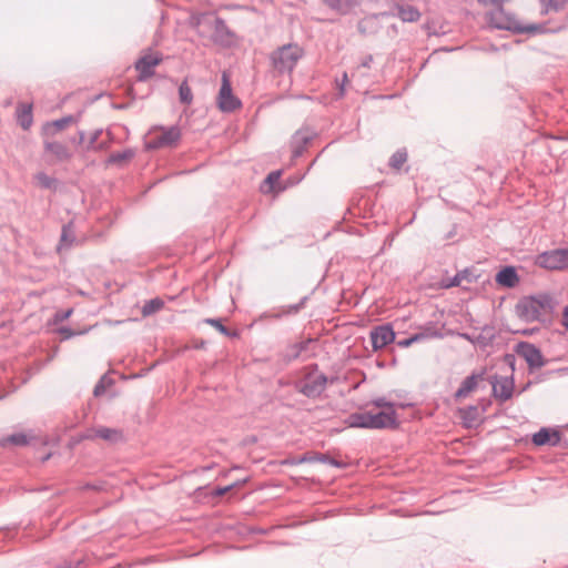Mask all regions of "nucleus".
<instances>
[{"instance_id": "31", "label": "nucleus", "mask_w": 568, "mask_h": 568, "mask_svg": "<svg viewBox=\"0 0 568 568\" xmlns=\"http://www.w3.org/2000/svg\"><path fill=\"white\" fill-rule=\"evenodd\" d=\"M164 307V301L160 297L152 298L142 306L141 313L144 317H148Z\"/></svg>"}, {"instance_id": "22", "label": "nucleus", "mask_w": 568, "mask_h": 568, "mask_svg": "<svg viewBox=\"0 0 568 568\" xmlns=\"http://www.w3.org/2000/svg\"><path fill=\"white\" fill-rule=\"evenodd\" d=\"M75 122V118L73 115H67L61 119H57L52 122H47L43 128L44 135H54L59 131L65 129L69 124Z\"/></svg>"}, {"instance_id": "38", "label": "nucleus", "mask_w": 568, "mask_h": 568, "mask_svg": "<svg viewBox=\"0 0 568 568\" xmlns=\"http://www.w3.org/2000/svg\"><path fill=\"white\" fill-rule=\"evenodd\" d=\"M180 101L184 104H191L193 101L192 90L186 81H183L179 87Z\"/></svg>"}, {"instance_id": "18", "label": "nucleus", "mask_w": 568, "mask_h": 568, "mask_svg": "<svg viewBox=\"0 0 568 568\" xmlns=\"http://www.w3.org/2000/svg\"><path fill=\"white\" fill-rule=\"evenodd\" d=\"M314 134L307 130H301L295 133L292 141V158L298 159L303 155L306 145L312 141Z\"/></svg>"}, {"instance_id": "46", "label": "nucleus", "mask_w": 568, "mask_h": 568, "mask_svg": "<svg viewBox=\"0 0 568 568\" xmlns=\"http://www.w3.org/2000/svg\"><path fill=\"white\" fill-rule=\"evenodd\" d=\"M516 362H517V358H516V355L515 354H510V353H507L504 355V363L509 366V368L511 369V375L514 374L515 369H516Z\"/></svg>"}, {"instance_id": "20", "label": "nucleus", "mask_w": 568, "mask_h": 568, "mask_svg": "<svg viewBox=\"0 0 568 568\" xmlns=\"http://www.w3.org/2000/svg\"><path fill=\"white\" fill-rule=\"evenodd\" d=\"M331 10L339 13L347 14L354 8L361 4L362 0H322Z\"/></svg>"}, {"instance_id": "9", "label": "nucleus", "mask_w": 568, "mask_h": 568, "mask_svg": "<svg viewBox=\"0 0 568 568\" xmlns=\"http://www.w3.org/2000/svg\"><path fill=\"white\" fill-rule=\"evenodd\" d=\"M490 384L493 387V396L500 403L507 402L513 397L515 388L514 375L504 377L494 376Z\"/></svg>"}, {"instance_id": "34", "label": "nucleus", "mask_w": 568, "mask_h": 568, "mask_svg": "<svg viewBox=\"0 0 568 568\" xmlns=\"http://www.w3.org/2000/svg\"><path fill=\"white\" fill-rule=\"evenodd\" d=\"M542 13L558 12L566 6L567 0H540Z\"/></svg>"}, {"instance_id": "32", "label": "nucleus", "mask_w": 568, "mask_h": 568, "mask_svg": "<svg viewBox=\"0 0 568 568\" xmlns=\"http://www.w3.org/2000/svg\"><path fill=\"white\" fill-rule=\"evenodd\" d=\"M204 323L205 324H209L211 326H213L214 328H216L221 334H223L224 336H227V337H236L237 336V333L236 332H231L224 324H223V321L222 318H212V317H209V318H205L204 320Z\"/></svg>"}, {"instance_id": "23", "label": "nucleus", "mask_w": 568, "mask_h": 568, "mask_svg": "<svg viewBox=\"0 0 568 568\" xmlns=\"http://www.w3.org/2000/svg\"><path fill=\"white\" fill-rule=\"evenodd\" d=\"M98 438L103 439L110 444H116L124 440V434L119 428L98 427Z\"/></svg>"}, {"instance_id": "33", "label": "nucleus", "mask_w": 568, "mask_h": 568, "mask_svg": "<svg viewBox=\"0 0 568 568\" xmlns=\"http://www.w3.org/2000/svg\"><path fill=\"white\" fill-rule=\"evenodd\" d=\"M135 155V152L134 150L132 149H125L123 150L122 152H115V153H112L108 160H106V163L108 164H119L123 161H126V160H130L132 159L133 156Z\"/></svg>"}, {"instance_id": "48", "label": "nucleus", "mask_w": 568, "mask_h": 568, "mask_svg": "<svg viewBox=\"0 0 568 568\" xmlns=\"http://www.w3.org/2000/svg\"><path fill=\"white\" fill-rule=\"evenodd\" d=\"M104 378V376L101 377V379L95 384L93 388V395L97 397L103 395L105 392Z\"/></svg>"}, {"instance_id": "42", "label": "nucleus", "mask_w": 568, "mask_h": 568, "mask_svg": "<svg viewBox=\"0 0 568 568\" xmlns=\"http://www.w3.org/2000/svg\"><path fill=\"white\" fill-rule=\"evenodd\" d=\"M72 312H73L72 308L60 310V311L55 312V314L53 316L54 323L58 324V323H61V322L68 320L71 316Z\"/></svg>"}, {"instance_id": "40", "label": "nucleus", "mask_w": 568, "mask_h": 568, "mask_svg": "<svg viewBox=\"0 0 568 568\" xmlns=\"http://www.w3.org/2000/svg\"><path fill=\"white\" fill-rule=\"evenodd\" d=\"M464 273H468V270L458 272L456 275L448 278L447 281H443V287L449 288V287H454V286H459L462 281L464 280Z\"/></svg>"}, {"instance_id": "8", "label": "nucleus", "mask_w": 568, "mask_h": 568, "mask_svg": "<svg viewBox=\"0 0 568 568\" xmlns=\"http://www.w3.org/2000/svg\"><path fill=\"white\" fill-rule=\"evenodd\" d=\"M515 352L526 361L530 371L540 368L546 364L541 351L529 342H519L515 347Z\"/></svg>"}, {"instance_id": "44", "label": "nucleus", "mask_w": 568, "mask_h": 568, "mask_svg": "<svg viewBox=\"0 0 568 568\" xmlns=\"http://www.w3.org/2000/svg\"><path fill=\"white\" fill-rule=\"evenodd\" d=\"M241 481H235L231 485H227V486H223V487H216L213 491H212V495L215 496V497H221L223 495H225L226 493H229L230 490H232L235 486L240 485Z\"/></svg>"}, {"instance_id": "25", "label": "nucleus", "mask_w": 568, "mask_h": 568, "mask_svg": "<svg viewBox=\"0 0 568 568\" xmlns=\"http://www.w3.org/2000/svg\"><path fill=\"white\" fill-rule=\"evenodd\" d=\"M378 26V17L376 14L367 16L359 20L357 24V30L359 33L364 36L373 34L377 32Z\"/></svg>"}, {"instance_id": "54", "label": "nucleus", "mask_w": 568, "mask_h": 568, "mask_svg": "<svg viewBox=\"0 0 568 568\" xmlns=\"http://www.w3.org/2000/svg\"><path fill=\"white\" fill-rule=\"evenodd\" d=\"M562 317H564V320H562V324H564V326L568 329V306H566V307L564 308Z\"/></svg>"}, {"instance_id": "36", "label": "nucleus", "mask_w": 568, "mask_h": 568, "mask_svg": "<svg viewBox=\"0 0 568 568\" xmlns=\"http://www.w3.org/2000/svg\"><path fill=\"white\" fill-rule=\"evenodd\" d=\"M281 178V171H272L265 178L261 189L263 192L267 193L274 190V185L278 182Z\"/></svg>"}, {"instance_id": "11", "label": "nucleus", "mask_w": 568, "mask_h": 568, "mask_svg": "<svg viewBox=\"0 0 568 568\" xmlns=\"http://www.w3.org/2000/svg\"><path fill=\"white\" fill-rule=\"evenodd\" d=\"M212 27H213L212 40L214 43L224 45V47H229L233 43L235 34L227 27L224 19H222L221 17H214Z\"/></svg>"}, {"instance_id": "27", "label": "nucleus", "mask_w": 568, "mask_h": 568, "mask_svg": "<svg viewBox=\"0 0 568 568\" xmlns=\"http://www.w3.org/2000/svg\"><path fill=\"white\" fill-rule=\"evenodd\" d=\"M17 118L21 128L29 130L33 122L32 106L30 104H22L21 108L17 110Z\"/></svg>"}, {"instance_id": "55", "label": "nucleus", "mask_w": 568, "mask_h": 568, "mask_svg": "<svg viewBox=\"0 0 568 568\" xmlns=\"http://www.w3.org/2000/svg\"><path fill=\"white\" fill-rule=\"evenodd\" d=\"M462 337L475 344V338H473L469 334L464 333L462 334Z\"/></svg>"}, {"instance_id": "35", "label": "nucleus", "mask_w": 568, "mask_h": 568, "mask_svg": "<svg viewBox=\"0 0 568 568\" xmlns=\"http://www.w3.org/2000/svg\"><path fill=\"white\" fill-rule=\"evenodd\" d=\"M407 161V151L405 149H398L389 159V166L399 170L403 164Z\"/></svg>"}, {"instance_id": "53", "label": "nucleus", "mask_w": 568, "mask_h": 568, "mask_svg": "<svg viewBox=\"0 0 568 568\" xmlns=\"http://www.w3.org/2000/svg\"><path fill=\"white\" fill-rule=\"evenodd\" d=\"M347 81V73L343 74L342 83L339 84V97H343L345 94V83Z\"/></svg>"}, {"instance_id": "52", "label": "nucleus", "mask_w": 568, "mask_h": 568, "mask_svg": "<svg viewBox=\"0 0 568 568\" xmlns=\"http://www.w3.org/2000/svg\"><path fill=\"white\" fill-rule=\"evenodd\" d=\"M373 55L372 54H367L366 57H364V59L362 60L359 67L362 68H371L372 63H373Z\"/></svg>"}, {"instance_id": "16", "label": "nucleus", "mask_w": 568, "mask_h": 568, "mask_svg": "<svg viewBox=\"0 0 568 568\" xmlns=\"http://www.w3.org/2000/svg\"><path fill=\"white\" fill-rule=\"evenodd\" d=\"M45 153H50L57 162H67L73 156L72 152L61 142L48 141L43 142Z\"/></svg>"}, {"instance_id": "21", "label": "nucleus", "mask_w": 568, "mask_h": 568, "mask_svg": "<svg viewBox=\"0 0 568 568\" xmlns=\"http://www.w3.org/2000/svg\"><path fill=\"white\" fill-rule=\"evenodd\" d=\"M459 415L464 427L473 428L478 424L480 413L476 405H468L467 407L459 408Z\"/></svg>"}, {"instance_id": "39", "label": "nucleus", "mask_w": 568, "mask_h": 568, "mask_svg": "<svg viewBox=\"0 0 568 568\" xmlns=\"http://www.w3.org/2000/svg\"><path fill=\"white\" fill-rule=\"evenodd\" d=\"M101 134H102V129H97L91 133L90 138L88 139L87 146H85V149L88 151L103 149V144H98V140Z\"/></svg>"}, {"instance_id": "6", "label": "nucleus", "mask_w": 568, "mask_h": 568, "mask_svg": "<svg viewBox=\"0 0 568 568\" xmlns=\"http://www.w3.org/2000/svg\"><path fill=\"white\" fill-rule=\"evenodd\" d=\"M537 263L546 270L568 268V247L542 252L539 254Z\"/></svg>"}, {"instance_id": "47", "label": "nucleus", "mask_w": 568, "mask_h": 568, "mask_svg": "<svg viewBox=\"0 0 568 568\" xmlns=\"http://www.w3.org/2000/svg\"><path fill=\"white\" fill-rule=\"evenodd\" d=\"M491 341H493V335L491 336H486L484 334H479L475 338V344H478L481 347H486V346H488L491 343Z\"/></svg>"}, {"instance_id": "5", "label": "nucleus", "mask_w": 568, "mask_h": 568, "mask_svg": "<svg viewBox=\"0 0 568 568\" xmlns=\"http://www.w3.org/2000/svg\"><path fill=\"white\" fill-rule=\"evenodd\" d=\"M302 55L303 50L298 45L285 44L272 53L271 60L278 72H292Z\"/></svg>"}, {"instance_id": "14", "label": "nucleus", "mask_w": 568, "mask_h": 568, "mask_svg": "<svg viewBox=\"0 0 568 568\" xmlns=\"http://www.w3.org/2000/svg\"><path fill=\"white\" fill-rule=\"evenodd\" d=\"M287 464L291 465H298L304 463H322L327 464L331 466H334L336 468H344L345 464L343 462H339L333 457H331L328 454L323 453H306L302 455L301 457L292 460H287Z\"/></svg>"}, {"instance_id": "2", "label": "nucleus", "mask_w": 568, "mask_h": 568, "mask_svg": "<svg viewBox=\"0 0 568 568\" xmlns=\"http://www.w3.org/2000/svg\"><path fill=\"white\" fill-rule=\"evenodd\" d=\"M556 304L555 298L547 293L525 296L517 303L516 313L525 322H535L544 314L552 313Z\"/></svg>"}, {"instance_id": "60", "label": "nucleus", "mask_w": 568, "mask_h": 568, "mask_svg": "<svg viewBox=\"0 0 568 568\" xmlns=\"http://www.w3.org/2000/svg\"><path fill=\"white\" fill-rule=\"evenodd\" d=\"M258 532L265 534V530L264 529H258Z\"/></svg>"}, {"instance_id": "10", "label": "nucleus", "mask_w": 568, "mask_h": 568, "mask_svg": "<svg viewBox=\"0 0 568 568\" xmlns=\"http://www.w3.org/2000/svg\"><path fill=\"white\" fill-rule=\"evenodd\" d=\"M395 341V332L390 324H382L371 331V342L374 351L382 349Z\"/></svg>"}, {"instance_id": "17", "label": "nucleus", "mask_w": 568, "mask_h": 568, "mask_svg": "<svg viewBox=\"0 0 568 568\" xmlns=\"http://www.w3.org/2000/svg\"><path fill=\"white\" fill-rule=\"evenodd\" d=\"M495 281L503 287L513 288L519 283V276L514 266L507 265L497 272Z\"/></svg>"}, {"instance_id": "59", "label": "nucleus", "mask_w": 568, "mask_h": 568, "mask_svg": "<svg viewBox=\"0 0 568 568\" xmlns=\"http://www.w3.org/2000/svg\"><path fill=\"white\" fill-rule=\"evenodd\" d=\"M432 336H439V337H440V336H442V334H440V333H437V332H434V333L432 334Z\"/></svg>"}, {"instance_id": "4", "label": "nucleus", "mask_w": 568, "mask_h": 568, "mask_svg": "<svg viewBox=\"0 0 568 568\" xmlns=\"http://www.w3.org/2000/svg\"><path fill=\"white\" fill-rule=\"evenodd\" d=\"M328 377L318 371L317 364L308 366L305 376L295 383V389L307 398H318L325 392Z\"/></svg>"}, {"instance_id": "41", "label": "nucleus", "mask_w": 568, "mask_h": 568, "mask_svg": "<svg viewBox=\"0 0 568 568\" xmlns=\"http://www.w3.org/2000/svg\"><path fill=\"white\" fill-rule=\"evenodd\" d=\"M427 335L424 334V333H417V334H414L407 338H404V339H400V341H397V346L398 347H402V348H405V347H408L410 346L413 343L415 342H418L420 339H424Z\"/></svg>"}, {"instance_id": "12", "label": "nucleus", "mask_w": 568, "mask_h": 568, "mask_svg": "<svg viewBox=\"0 0 568 568\" xmlns=\"http://www.w3.org/2000/svg\"><path fill=\"white\" fill-rule=\"evenodd\" d=\"M162 62L160 54H145L135 62V69L139 72L138 80L144 82L154 75V68Z\"/></svg>"}, {"instance_id": "24", "label": "nucleus", "mask_w": 568, "mask_h": 568, "mask_svg": "<svg viewBox=\"0 0 568 568\" xmlns=\"http://www.w3.org/2000/svg\"><path fill=\"white\" fill-rule=\"evenodd\" d=\"M312 342H313V339L308 338V339L290 345L284 354V359L286 362H293V361L297 359L302 355L303 352L308 349V346Z\"/></svg>"}, {"instance_id": "28", "label": "nucleus", "mask_w": 568, "mask_h": 568, "mask_svg": "<svg viewBox=\"0 0 568 568\" xmlns=\"http://www.w3.org/2000/svg\"><path fill=\"white\" fill-rule=\"evenodd\" d=\"M75 241L72 223L64 224L62 226L60 243L58 250L70 248Z\"/></svg>"}, {"instance_id": "15", "label": "nucleus", "mask_w": 568, "mask_h": 568, "mask_svg": "<svg viewBox=\"0 0 568 568\" xmlns=\"http://www.w3.org/2000/svg\"><path fill=\"white\" fill-rule=\"evenodd\" d=\"M560 439H561L560 432L552 429V428H548V427H541L531 437L532 444L538 447H541V446L555 447L560 443Z\"/></svg>"}, {"instance_id": "3", "label": "nucleus", "mask_w": 568, "mask_h": 568, "mask_svg": "<svg viewBox=\"0 0 568 568\" xmlns=\"http://www.w3.org/2000/svg\"><path fill=\"white\" fill-rule=\"evenodd\" d=\"M397 415L395 409L387 412L371 413H352L345 423L352 428H367V429H395L398 426Z\"/></svg>"}, {"instance_id": "57", "label": "nucleus", "mask_w": 568, "mask_h": 568, "mask_svg": "<svg viewBox=\"0 0 568 568\" xmlns=\"http://www.w3.org/2000/svg\"><path fill=\"white\" fill-rule=\"evenodd\" d=\"M337 377L333 376V377H328V383L329 384H335L337 382Z\"/></svg>"}, {"instance_id": "26", "label": "nucleus", "mask_w": 568, "mask_h": 568, "mask_svg": "<svg viewBox=\"0 0 568 568\" xmlns=\"http://www.w3.org/2000/svg\"><path fill=\"white\" fill-rule=\"evenodd\" d=\"M32 437L24 433H14L0 439V446H27L31 443Z\"/></svg>"}, {"instance_id": "56", "label": "nucleus", "mask_w": 568, "mask_h": 568, "mask_svg": "<svg viewBox=\"0 0 568 568\" xmlns=\"http://www.w3.org/2000/svg\"><path fill=\"white\" fill-rule=\"evenodd\" d=\"M530 384H531V383H530V382H528V383H527V384H526V385H525V386L519 390V394H520V393H523V392H526V390L529 388Z\"/></svg>"}, {"instance_id": "13", "label": "nucleus", "mask_w": 568, "mask_h": 568, "mask_svg": "<svg viewBox=\"0 0 568 568\" xmlns=\"http://www.w3.org/2000/svg\"><path fill=\"white\" fill-rule=\"evenodd\" d=\"M181 138L179 126L163 128L161 133L154 136L148 144L149 149H159L175 144Z\"/></svg>"}, {"instance_id": "50", "label": "nucleus", "mask_w": 568, "mask_h": 568, "mask_svg": "<svg viewBox=\"0 0 568 568\" xmlns=\"http://www.w3.org/2000/svg\"><path fill=\"white\" fill-rule=\"evenodd\" d=\"M80 561L73 562L69 560H63L55 568H78L80 566Z\"/></svg>"}, {"instance_id": "58", "label": "nucleus", "mask_w": 568, "mask_h": 568, "mask_svg": "<svg viewBox=\"0 0 568 568\" xmlns=\"http://www.w3.org/2000/svg\"><path fill=\"white\" fill-rule=\"evenodd\" d=\"M51 457V454L45 455L42 457V463L47 462Z\"/></svg>"}, {"instance_id": "30", "label": "nucleus", "mask_w": 568, "mask_h": 568, "mask_svg": "<svg viewBox=\"0 0 568 568\" xmlns=\"http://www.w3.org/2000/svg\"><path fill=\"white\" fill-rule=\"evenodd\" d=\"M308 300V296H304L300 300L298 303L296 304H291V305H287V306H284L282 308V312L281 313H277V314H274L272 317L273 318H281L282 316H290V315H295L297 314L301 310H303L305 307V304Z\"/></svg>"}, {"instance_id": "29", "label": "nucleus", "mask_w": 568, "mask_h": 568, "mask_svg": "<svg viewBox=\"0 0 568 568\" xmlns=\"http://www.w3.org/2000/svg\"><path fill=\"white\" fill-rule=\"evenodd\" d=\"M397 16L403 22H415L420 18V12L413 6H399Z\"/></svg>"}, {"instance_id": "49", "label": "nucleus", "mask_w": 568, "mask_h": 568, "mask_svg": "<svg viewBox=\"0 0 568 568\" xmlns=\"http://www.w3.org/2000/svg\"><path fill=\"white\" fill-rule=\"evenodd\" d=\"M59 333L63 336L64 339L71 338L77 334L72 328L68 326L60 327Z\"/></svg>"}, {"instance_id": "45", "label": "nucleus", "mask_w": 568, "mask_h": 568, "mask_svg": "<svg viewBox=\"0 0 568 568\" xmlns=\"http://www.w3.org/2000/svg\"><path fill=\"white\" fill-rule=\"evenodd\" d=\"M98 427H93V428H88L85 429L83 433L80 434V439H83V440H93L95 438H98Z\"/></svg>"}, {"instance_id": "51", "label": "nucleus", "mask_w": 568, "mask_h": 568, "mask_svg": "<svg viewBox=\"0 0 568 568\" xmlns=\"http://www.w3.org/2000/svg\"><path fill=\"white\" fill-rule=\"evenodd\" d=\"M78 135H79V136H77V139H75V138H73V139H71L70 141H71L72 143H75V144H82V143H84V141H85V132H84L83 130H79V131H78Z\"/></svg>"}, {"instance_id": "7", "label": "nucleus", "mask_w": 568, "mask_h": 568, "mask_svg": "<svg viewBox=\"0 0 568 568\" xmlns=\"http://www.w3.org/2000/svg\"><path fill=\"white\" fill-rule=\"evenodd\" d=\"M241 101L233 92L226 73L222 74V83L217 95V105L222 112H233L241 106Z\"/></svg>"}, {"instance_id": "19", "label": "nucleus", "mask_w": 568, "mask_h": 568, "mask_svg": "<svg viewBox=\"0 0 568 568\" xmlns=\"http://www.w3.org/2000/svg\"><path fill=\"white\" fill-rule=\"evenodd\" d=\"M484 378V372L481 373H473L467 376L460 384L459 388L456 390L454 397L456 400L467 397L471 392H474L478 386V381Z\"/></svg>"}, {"instance_id": "1", "label": "nucleus", "mask_w": 568, "mask_h": 568, "mask_svg": "<svg viewBox=\"0 0 568 568\" xmlns=\"http://www.w3.org/2000/svg\"><path fill=\"white\" fill-rule=\"evenodd\" d=\"M486 21L491 29L506 30L515 34H538L546 32L542 23L525 24L515 14L507 12L503 7H497L486 14Z\"/></svg>"}, {"instance_id": "43", "label": "nucleus", "mask_w": 568, "mask_h": 568, "mask_svg": "<svg viewBox=\"0 0 568 568\" xmlns=\"http://www.w3.org/2000/svg\"><path fill=\"white\" fill-rule=\"evenodd\" d=\"M372 404L378 408H388L389 410L394 409V404L387 400L385 397L374 398Z\"/></svg>"}, {"instance_id": "37", "label": "nucleus", "mask_w": 568, "mask_h": 568, "mask_svg": "<svg viewBox=\"0 0 568 568\" xmlns=\"http://www.w3.org/2000/svg\"><path fill=\"white\" fill-rule=\"evenodd\" d=\"M36 180H37V182L39 183V185H40L42 189H45V190L55 189V186H57V184H58V180H57V179L49 176V175H48L47 173H44V172H39V173L36 175Z\"/></svg>"}]
</instances>
